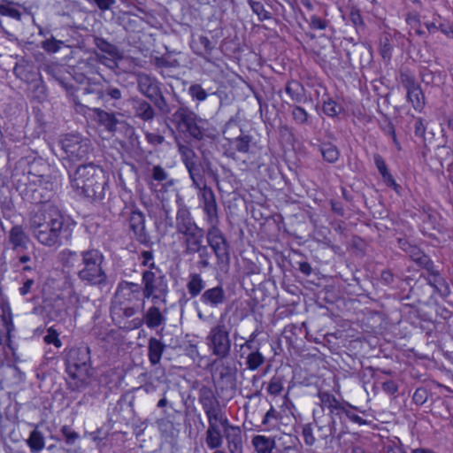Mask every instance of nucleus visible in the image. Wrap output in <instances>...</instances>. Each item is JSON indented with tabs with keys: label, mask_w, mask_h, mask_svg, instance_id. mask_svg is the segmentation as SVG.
Segmentation results:
<instances>
[{
	"label": "nucleus",
	"mask_w": 453,
	"mask_h": 453,
	"mask_svg": "<svg viewBox=\"0 0 453 453\" xmlns=\"http://www.w3.org/2000/svg\"><path fill=\"white\" fill-rule=\"evenodd\" d=\"M318 397L322 410L327 409L329 411L328 417L326 418H334V420H336L337 418H342L347 402L341 403L334 395L321 390H319Z\"/></svg>",
	"instance_id": "20"
},
{
	"label": "nucleus",
	"mask_w": 453,
	"mask_h": 453,
	"mask_svg": "<svg viewBox=\"0 0 453 453\" xmlns=\"http://www.w3.org/2000/svg\"><path fill=\"white\" fill-rule=\"evenodd\" d=\"M82 266L77 273L80 280L87 285L109 288L108 276L103 267L104 256L97 249L91 248L82 250L80 254Z\"/></svg>",
	"instance_id": "5"
},
{
	"label": "nucleus",
	"mask_w": 453,
	"mask_h": 453,
	"mask_svg": "<svg viewBox=\"0 0 453 453\" xmlns=\"http://www.w3.org/2000/svg\"><path fill=\"white\" fill-rule=\"evenodd\" d=\"M97 64V58L90 57L87 59L81 60L78 63V68L83 71L86 74H98L99 67Z\"/></svg>",
	"instance_id": "51"
},
{
	"label": "nucleus",
	"mask_w": 453,
	"mask_h": 453,
	"mask_svg": "<svg viewBox=\"0 0 453 453\" xmlns=\"http://www.w3.org/2000/svg\"><path fill=\"white\" fill-rule=\"evenodd\" d=\"M150 103L155 111L157 110L162 115H169L173 110L164 96L162 89L150 100Z\"/></svg>",
	"instance_id": "40"
},
{
	"label": "nucleus",
	"mask_w": 453,
	"mask_h": 453,
	"mask_svg": "<svg viewBox=\"0 0 453 453\" xmlns=\"http://www.w3.org/2000/svg\"><path fill=\"white\" fill-rule=\"evenodd\" d=\"M137 90L150 101L162 89V83L150 74L138 73L136 74Z\"/></svg>",
	"instance_id": "19"
},
{
	"label": "nucleus",
	"mask_w": 453,
	"mask_h": 453,
	"mask_svg": "<svg viewBox=\"0 0 453 453\" xmlns=\"http://www.w3.org/2000/svg\"><path fill=\"white\" fill-rule=\"evenodd\" d=\"M61 149L70 160H81L90 151V142L78 134H67L59 141Z\"/></svg>",
	"instance_id": "12"
},
{
	"label": "nucleus",
	"mask_w": 453,
	"mask_h": 453,
	"mask_svg": "<svg viewBox=\"0 0 453 453\" xmlns=\"http://www.w3.org/2000/svg\"><path fill=\"white\" fill-rule=\"evenodd\" d=\"M291 115L293 120L297 125H309L310 124V115L308 112L299 105H294L292 107Z\"/></svg>",
	"instance_id": "52"
},
{
	"label": "nucleus",
	"mask_w": 453,
	"mask_h": 453,
	"mask_svg": "<svg viewBox=\"0 0 453 453\" xmlns=\"http://www.w3.org/2000/svg\"><path fill=\"white\" fill-rule=\"evenodd\" d=\"M198 402L202 405L208 420H211V418L222 410L219 399L209 386L203 385L199 388Z\"/></svg>",
	"instance_id": "17"
},
{
	"label": "nucleus",
	"mask_w": 453,
	"mask_h": 453,
	"mask_svg": "<svg viewBox=\"0 0 453 453\" xmlns=\"http://www.w3.org/2000/svg\"><path fill=\"white\" fill-rule=\"evenodd\" d=\"M153 64L157 68H176L180 66L177 59H169L165 56L156 57L153 59Z\"/></svg>",
	"instance_id": "58"
},
{
	"label": "nucleus",
	"mask_w": 453,
	"mask_h": 453,
	"mask_svg": "<svg viewBox=\"0 0 453 453\" xmlns=\"http://www.w3.org/2000/svg\"><path fill=\"white\" fill-rule=\"evenodd\" d=\"M415 263L420 268L426 270L427 273H430L431 272H434V270L436 269V266L434 265V262L431 260L429 256H427L425 253H423V255H421V257H419Z\"/></svg>",
	"instance_id": "62"
},
{
	"label": "nucleus",
	"mask_w": 453,
	"mask_h": 453,
	"mask_svg": "<svg viewBox=\"0 0 453 453\" xmlns=\"http://www.w3.org/2000/svg\"><path fill=\"white\" fill-rule=\"evenodd\" d=\"M380 53L383 59L389 60L392 56V46L388 36L380 40Z\"/></svg>",
	"instance_id": "59"
},
{
	"label": "nucleus",
	"mask_w": 453,
	"mask_h": 453,
	"mask_svg": "<svg viewBox=\"0 0 453 453\" xmlns=\"http://www.w3.org/2000/svg\"><path fill=\"white\" fill-rule=\"evenodd\" d=\"M319 150L324 160L327 163L334 164L338 161L340 151L334 144L331 142H322Z\"/></svg>",
	"instance_id": "41"
},
{
	"label": "nucleus",
	"mask_w": 453,
	"mask_h": 453,
	"mask_svg": "<svg viewBox=\"0 0 453 453\" xmlns=\"http://www.w3.org/2000/svg\"><path fill=\"white\" fill-rule=\"evenodd\" d=\"M189 178L192 180L193 188H199L201 185L206 183L205 176L203 175V165L196 161L186 166Z\"/></svg>",
	"instance_id": "34"
},
{
	"label": "nucleus",
	"mask_w": 453,
	"mask_h": 453,
	"mask_svg": "<svg viewBox=\"0 0 453 453\" xmlns=\"http://www.w3.org/2000/svg\"><path fill=\"white\" fill-rule=\"evenodd\" d=\"M188 93L194 101L203 102L209 94L198 83L191 84L188 89Z\"/></svg>",
	"instance_id": "56"
},
{
	"label": "nucleus",
	"mask_w": 453,
	"mask_h": 453,
	"mask_svg": "<svg viewBox=\"0 0 453 453\" xmlns=\"http://www.w3.org/2000/svg\"><path fill=\"white\" fill-rule=\"evenodd\" d=\"M143 321L149 328L153 329V328L158 327L159 326L163 325L165 321V317L161 312V311L159 310L158 307H157L156 305H153V306L150 307L147 310V311L144 313L143 320L140 319H134L132 321L133 327L134 328L140 327L142 325Z\"/></svg>",
	"instance_id": "22"
},
{
	"label": "nucleus",
	"mask_w": 453,
	"mask_h": 453,
	"mask_svg": "<svg viewBox=\"0 0 453 453\" xmlns=\"http://www.w3.org/2000/svg\"><path fill=\"white\" fill-rule=\"evenodd\" d=\"M65 220L63 213L54 204L41 206L29 218V231L42 246L55 248L62 245L61 234Z\"/></svg>",
	"instance_id": "1"
},
{
	"label": "nucleus",
	"mask_w": 453,
	"mask_h": 453,
	"mask_svg": "<svg viewBox=\"0 0 453 453\" xmlns=\"http://www.w3.org/2000/svg\"><path fill=\"white\" fill-rule=\"evenodd\" d=\"M205 442L210 449H219L223 444V436L219 425L208 420V428L205 433Z\"/></svg>",
	"instance_id": "29"
},
{
	"label": "nucleus",
	"mask_w": 453,
	"mask_h": 453,
	"mask_svg": "<svg viewBox=\"0 0 453 453\" xmlns=\"http://www.w3.org/2000/svg\"><path fill=\"white\" fill-rule=\"evenodd\" d=\"M30 238L23 226L15 225L8 233L5 249L10 248L12 251L19 254L27 250Z\"/></svg>",
	"instance_id": "18"
},
{
	"label": "nucleus",
	"mask_w": 453,
	"mask_h": 453,
	"mask_svg": "<svg viewBox=\"0 0 453 453\" xmlns=\"http://www.w3.org/2000/svg\"><path fill=\"white\" fill-rule=\"evenodd\" d=\"M176 203L178 209L175 217V229L178 234L185 237L203 229L196 224L189 208L184 203L181 197L178 196Z\"/></svg>",
	"instance_id": "13"
},
{
	"label": "nucleus",
	"mask_w": 453,
	"mask_h": 453,
	"mask_svg": "<svg viewBox=\"0 0 453 453\" xmlns=\"http://www.w3.org/2000/svg\"><path fill=\"white\" fill-rule=\"evenodd\" d=\"M285 91L294 103L300 104L304 100V88L299 81H288L286 84Z\"/></svg>",
	"instance_id": "38"
},
{
	"label": "nucleus",
	"mask_w": 453,
	"mask_h": 453,
	"mask_svg": "<svg viewBox=\"0 0 453 453\" xmlns=\"http://www.w3.org/2000/svg\"><path fill=\"white\" fill-rule=\"evenodd\" d=\"M204 237L206 238V231H204L203 228L185 236L183 239L184 255L194 256L195 251L198 250L205 245L203 244Z\"/></svg>",
	"instance_id": "24"
},
{
	"label": "nucleus",
	"mask_w": 453,
	"mask_h": 453,
	"mask_svg": "<svg viewBox=\"0 0 453 453\" xmlns=\"http://www.w3.org/2000/svg\"><path fill=\"white\" fill-rule=\"evenodd\" d=\"M260 345L259 342L246 341L240 346V357L242 358L246 357L247 353H254L256 350H260Z\"/></svg>",
	"instance_id": "61"
},
{
	"label": "nucleus",
	"mask_w": 453,
	"mask_h": 453,
	"mask_svg": "<svg viewBox=\"0 0 453 453\" xmlns=\"http://www.w3.org/2000/svg\"><path fill=\"white\" fill-rule=\"evenodd\" d=\"M195 188L198 191L197 196L202 203V208L205 215V221L208 222L219 219V206L212 188L207 186L206 183Z\"/></svg>",
	"instance_id": "14"
},
{
	"label": "nucleus",
	"mask_w": 453,
	"mask_h": 453,
	"mask_svg": "<svg viewBox=\"0 0 453 453\" xmlns=\"http://www.w3.org/2000/svg\"><path fill=\"white\" fill-rule=\"evenodd\" d=\"M103 84L96 80L87 79V86L83 88L85 95L95 94L98 100L103 98Z\"/></svg>",
	"instance_id": "55"
},
{
	"label": "nucleus",
	"mask_w": 453,
	"mask_h": 453,
	"mask_svg": "<svg viewBox=\"0 0 453 453\" xmlns=\"http://www.w3.org/2000/svg\"><path fill=\"white\" fill-rule=\"evenodd\" d=\"M206 342L211 354L219 359L226 358L230 355L231 340L229 331L223 322L212 326L206 336Z\"/></svg>",
	"instance_id": "11"
},
{
	"label": "nucleus",
	"mask_w": 453,
	"mask_h": 453,
	"mask_svg": "<svg viewBox=\"0 0 453 453\" xmlns=\"http://www.w3.org/2000/svg\"><path fill=\"white\" fill-rule=\"evenodd\" d=\"M177 145L178 151L185 166L198 161L196 154L188 145L181 143H178Z\"/></svg>",
	"instance_id": "49"
},
{
	"label": "nucleus",
	"mask_w": 453,
	"mask_h": 453,
	"mask_svg": "<svg viewBox=\"0 0 453 453\" xmlns=\"http://www.w3.org/2000/svg\"><path fill=\"white\" fill-rule=\"evenodd\" d=\"M151 178L153 180L162 185V189L167 191L168 188L175 184L174 179L171 178L169 173L161 166L155 165L151 169Z\"/></svg>",
	"instance_id": "32"
},
{
	"label": "nucleus",
	"mask_w": 453,
	"mask_h": 453,
	"mask_svg": "<svg viewBox=\"0 0 453 453\" xmlns=\"http://www.w3.org/2000/svg\"><path fill=\"white\" fill-rule=\"evenodd\" d=\"M243 358L246 360L247 368L251 371L258 369L265 362V357L260 350H256L254 353H247Z\"/></svg>",
	"instance_id": "46"
},
{
	"label": "nucleus",
	"mask_w": 453,
	"mask_h": 453,
	"mask_svg": "<svg viewBox=\"0 0 453 453\" xmlns=\"http://www.w3.org/2000/svg\"><path fill=\"white\" fill-rule=\"evenodd\" d=\"M252 446L257 453H273L276 450L275 440L265 435H255L251 440Z\"/></svg>",
	"instance_id": "31"
},
{
	"label": "nucleus",
	"mask_w": 453,
	"mask_h": 453,
	"mask_svg": "<svg viewBox=\"0 0 453 453\" xmlns=\"http://www.w3.org/2000/svg\"><path fill=\"white\" fill-rule=\"evenodd\" d=\"M43 340L47 344H53L57 348L62 346V342L58 338V333L53 327L47 329V334L43 337Z\"/></svg>",
	"instance_id": "63"
},
{
	"label": "nucleus",
	"mask_w": 453,
	"mask_h": 453,
	"mask_svg": "<svg viewBox=\"0 0 453 453\" xmlns=\"http://www.w3.org/2000/svg\"><path fill=\"white\" fill-rule=\"evenodd\" d=\"M428 390L426 388H418L412 396V401L417 405H423L428 399Z\"/></svg>",
	"instance_id": "64"
},
{
	"label": "nucleus",
	"mask_w": 453,
	"mask_h": 453,
	"mask_svg": "<svg viewBox=\"0 0 453 453\" xmlns=\"http://www.w3.org/2000/svg\"><path fill=\"white\" fill-rule=\"evenodd\" d=\"M28 183L21 191L22 199L33 204H53L51 199L55 196L51 176L37 170V165H31L28 172Z\"/></svg>",
	"instance_id": "4"
},
{
	"label": "nucleus",
	"mask_w": 453,
	"mask_h": 453,
	"mask_svg": "<svg viewBox=\"0 0 453 453\" xmlns=\"http://www.w3.org/2000/svg\"><path fill=\"white\" fill-rule=\"evenodd\" d=\"M428 284L442 297H447L450 294V288L446 280L441 276L440 271L436 268L434 272L428 273Z\"/></svg>",
	"instance_id": "27"
},
{
	"label": "nucleus",
	"mask_w": 453,
	"mask_h": 453,
	"mask_svg": "<svg viewBox=\"0 0 453 453\" xmlns=\"http://www.w3.org/2000/svg\"><path fill=\"white\" fill-rule=\"evenodd\" d=\"M67 388L81 392L88 388L92 376L90 349L81 345L69 349L65 355Z\"/></svg>",
	"instance_id": "2"
},
{
	"label": "nucleus",
	"mask_w": 453,
	"mask_h": 453,
	"mask_svg": "<svg viewBox=\"0 0 453 453\" xmlns=\"http://www.w3.org/2000/svg\"><path fill=\"white\" fill-rule=\"evenodd\" d=\"M406 97L416 111H422L425 106V95L419 85L407 90Z\"/></svg>",
	"instance_id": "37"
},
{
	"label": "nucleus",
	"mask_w": 453,
	"mask_h": 453,
	"mask_svg": "<svg viewBox=\"0 0 453 453\" xmlns=\"http://www.w3.org/2000/svg\"><path fill=\"white\" fill-rule=\"evenodd\" d=\"M219 219L206 222V242L215 255L219 267L225 270L230 265V243L219 228Z\"/></svg>",
	"instance_id": "8"
},
{
	"label": "nucleus",
	"mask_w": 453,
	"mask_h": 453,
	"mask_svg": "<svg viewBox=\"0 0 453 453\" xmlns=\"http://www.w3.org/2000/svg\"><path fill=\"white\" fill-rule=\"evenodd\" d=\"M27 443L33 453H39L44 448V437L37 429L30 433Z\"/></svg>",
	"instance_id": "43"
},
{
	"label": "nucleus",
	"mask_w": 453,
	"mask_h": 453,
	"mask_svg": "<svg viewBox=\"0 0 453 453\" xmlns=\"http://www.w3.org/2000/svg\"><path fill=\"white\" fill-rule=\"evenodd\" d=\"M196 49L194 52L202 58H203L206 61H209L208 56L211 54L212 50L214 49V44L205 35H200L196 41L193 42Z\"/></svg>",
	"instance_id": "35"
},
{
	"label": "nucleus",
	"mask_w": 453,
	"mask_h": 453,
	"mask_svg": "<svg viewBox=\"0 0 453 453\" xmlns=\"http://www.w3.org/2000/svg\"><path fill=\"white\" fill-rule=\"evenodd\" d=\"M123 97V93L120 88L114 87L109 83L103 86V98H101L102 102H109L110 100H113L115 102L121 100Z\"/></svg>",
	"instance_id": "45"
},
{
	"label": "nucleus",
	"mask_w": 453,
	"mask_h": 453,
	"mask_svg": "<svg viewBox=\"0 0 453 453\" xmlns=\"http://www.w3.org/2000/svg\"><path fill=\"white\" fill-rule=\"evenodd\" d=\"M94 44L101 51L107 53L111 57L115 59H121L123 58L122 53L120 52L118 46L111 43L106 39L100 36H94Z\"/></svg>",
	"instance_id": "33"
},
{
	"label": "nucleus",
	"mask_w": 453,
	"mask_h": 453,
	"mask_svg": "<svg viewBox=\"0 0 453 453\" xmlns=\"http://www.w3.org/2000/svg\"><path fill=\"white\" fill-rule=\"evenodd\" d=\"M316 431L311 424H305L302 429L304 443L308 446L315 445L317 441H325L326 444L333 442L334 439L340 441L343 432L337 433L336 420L334 418L315 419Z\"/></svg>",
	"instance_id": "9"
},
{
	"label": "nucleus",
	"mask_w": 453,
	"mask_h": 453,
	"mask_svg": "<svg viewBox=\"0 0 453 453\" xmlns=\"http://www.w3.org/2000/svg\"><path fill=\"white\" fill-rule=\"evenodd\" d=\"M0 210L5 219H10L15 213L13 200L9 192L6 194L3 188H0Z\"/></svg>",
	"instance_id": "36"
},
{
	"label": "nucleus",
	"mask_w": 453,
	"mask_h": 453,
	"mask_svg": "<svg viewBox=\"0 0 453 453\" xmlns=\"http://www.w3.org/2000/svg\"><path fill=\"white\" fill-rule=\"evenodd\" d=\"M206 282L203 280L200 273H192L188 277L186 288L190 298H195L202 295L205 290Z\"/></svg>",
	"instance_id": "30"
},
{
	"label": "nucleus",
	"mask_w": 453,
	"mask_h": 453,
	"mask_svg": "<svg viewBox=\"0 0 453 453\" xmlns=\"http://www.w3.org/2000/svg\"><path fill=\"white\" fill-rule=\"evenodd\" d=\"M92 111L100 126H103L108 132H116L119 120L115 112H109L100 108H94Z\"/></svg>",
	"instance_id": "26"
},
{
	"label": "nucleus",
	"mask_w": 453,
	"mask_h": 453,
	"mask_svg": "<svg viewBox=\"0 0 453 453\" xmlns=\"http://www.w3.org/2000/svg\"><path fill=\"white\" fill-rule=\"evenodd\" d=\"M224 436L227 442L230 453H241L242 450V430L239 426H228L226 427Z\"/></svg>",
	"instance_id": "25"
},
{
	"label": "nucleus",
	"mask_w": 453,
	"mask_h": 453,
	"mask_svg": "<svg viewBox=\"0 0 453 453\" xmlns=\"http://www.w3.org/2000/svg\"><path fill=\"white\" fill-rule=\"evenodd\" d=\"M142 285L143 298H151L154 304H166L169 293L168 280L160 268L155 271L144 270L142 273Z\"/></svg>",
	"instance_id": "7"
},
{
	"label": "nucleus",
	"mask_w": 453,
	"mask_h": 453,
	"mask_svg": "<svg viewBox=\"0 0 453 453\" xmlns=\"http://www.w3.org/2000/svg\"><path fill=\"white\" fill-rule=\"evenodd\" d=\"M322 111L326 116L335 118L343 111V108L331 97H327L323 102Z\"/></svg>",
	"instance_id": "50"
},
{
	"label": "nucleus",
	"mask_w": 453,
	"mask_h": 453,
	"mask_svg": "<svg viewBox=\"0 0 453 453\" xmlns=\"http://www.w3.org/2000/svg\"><path fill=\"white\" fill-rule=\"evenodd\" d=\"M120 293L124 296H133L134 299L138 300L142 293V287L138 283L122 280L117 287V294Z\"/></svg>",
	"instance_id": "39"
},
{
	"label": "nucleus",
	"mask_w": 453,
	"mask_h": 453,
	"mask_svg": "<svg viewBox=\"0 0 453 453\" xmlns=\"http://www.w3.org/2000/svg\"><path fill=\"white\" fill-rule=\"evenodd\" d=\"M129 228L133 231L136 241L147 247L152 244L150 234L145 227V215L137 208L131 211L129 216Z\"/></svg>",
	"instance_id": "16"
},
{
	"label": "nucleus",
	"mask_w": 453,
	"mask_h": 453,
	"mask_svg": "<svg viewBox=\"0 0 453 453\" xmlns=\"http://www.w3.org/2000/svg\"><path fill=\"white\" fill-rule=\"evenodd\" d=\"M248 4L251 8L253 13L257 16L259 21L271 19L273 18L272 13L265 10L263 3L256 0H247Z\"/></svg>",
	"instance_id": "47"
},
{
	"label": "nucleus",
	"mask_w": 453,
	"mask_h": 453,
	"mask_svg": "<svg viewBox=\"0 0 453 453\" xmlns=\"http://www.w3.org/2000/svg\"><path fill=\"white\" fill-rule=\"evenodd\" d=\"M65 42L61 40H57L53 35L45 39L41 42V47L50 54L57 53L62 48Z\"/></svg>",
	"instance_id": "53"
},
{
	"label": "nucleus",
	"mask_w": 453,
	"mask_h": 453,
	"mask_svg": "<svg viewBox=\"0 0 453 453\" xmlns=\"http://www.w3.org/2000/svg\"><path fill=\"white\" fill-rule=\"evenodd\" d=\"M79 256L76 251H73L69 249L63 250L59 253V260L63 266L67 268H73L79 262Z\"/></svg>",
	"instance_id": "48"
},
{
	"label": "nucleus",
	"mask_w": 453,
	"mask_h": 453,
	"mask_svg": "<svg viewBox=\"0 0 453 453\" xmlns=\"http://www.w3.org/2000/svg\"><path fill=\"white\" fill-rule=\"evenodd\" d=\"M218 374L217 385L221 391L225 388H234L235 371L229 365L221 364L216 367Z\"/></svg>",
	"instance_id": "23"
},
{
	"label": "nucleus",
	"mask_w": 453,
	"mask_h": 453,
	"mask_svg": "<svg viewBox=\"0 0 453 453\" xmlns=\"http://www.w3.org/2000/svg\"><path fill=\"white\" fill-rule=\"evenodd\" d=\"M223 134L228 141L229 149L226 154L229 157L234 158L235 152H250L253 138L249 134H243L235 120L231 119L226 123Z\"/></svg>",
	"instance_id": "10"
},
{
	"label": "nucleus",
	"mask_w": 453,
	"mask_h": 453,
	"mask_svg": "<svg viewBox=\"0 0 453 453\" xmlns=\"http://www.w3.org/2000/svg\"><path fill=\"white\" fill-rule=\"evenodd\" d=\"M201 305L209 310H218L227 303V294L223 285L209 288L199 297Z\"/></svg>",
	"instance_id": "15"
},
{
	"label": "nucleus",
	"mask_w": 453,
	"mask_h": 453,
	"mask_svg": "<svg viewBox=\"0 0 453 453\" xmlns=\"http://www.w3.org/2000/svg\"><path fill=\"white\" fill-rule=\"evenodd\" d=\"M72 188L92 200H101L104 197V188L107 185L104 170L89 163L80 165L71 175Z\"/></svg>",
	"instance_id": "3"
},
{
	"label": "nucleus",
	"mask_w": 453,
	"mask_h": 453,
	"mask_svg": "<svg viewBox=\"0 0 453 453\" xmlns=\"http://www.w3.org/2000/svg\"><path fill=\"white\" fill-rule=\"evenodd\" d=\"M60 432L65 442L69 445L73 444L80 437L79 434L73 430L69 426H63Z\"/></svg>",
	"instance_id": "60"
},
{
	"label": "nucleus",
	"mask_w": 453,
	"mask_h": 453,
	"mask_svg": "<svg viewBox=\"0 0 453 453\" xmlns=\"http://www.w3.org/2000/svg\"><path fill=\"white\" fill-rule=\"evenodd\" d=\"M166 346L161 340L150 337L148 341V358L151 365L155 366L161 361Z\"/></svg>",
	"instance_id": "28"
},
{
	"label": "nucleus",
	"mask_w": 453,
	"mask_h": 453,
	"mask_svg": "<svg viewBox=\"0 0 453 453\" xmlns=\"http://www.w3.org/2000/svg\"><path fill=\"white\" fill-rule=\"evenodd\" d=\"M283 390V378L279 375H274L269 381L267 392L271 395L277 396Z\"/></svg>",
	"instance_id": "57"
},
{
	"label": "nucleus",
	"mask_w": 453,
	"mask_h": 453,
	"mask_svg": "<svg viewBox=\"0 0 453 453\" xmlns=\"http://www.w3.org/2000/svg\"><path fill=\"white\" fill-rule=\"evenodd\" d=\"M197 255L198 260L196 262V267L199 270H204L211 266V259L212 257L213 252L210 250L209 246L206 244L203 248L195 251V255Z\"/></svg>",
	"instance_id": "42"
},
{
	"label": "nucleus",
	"mask_w": 453,
	"mask_h": 453,
	"mask_svg": "<svg viewBox=\"0 0 453 453\" xmlns=\"http://www.w3.org/2000/svg\"><path fill=\"white\" fill-rule=\"evenodd\" d=\"M399 79L406 91L418 86L416 82L414 74L409 69H402L400 71Z\"/></svg>",
	"instance_id": "54"
},
{
	"label": "nucleus",
	"mask_w": 453,
	"mask_h": 453,
	"mask_svg": "<svg viewBox=\"0 0 453 453\" xmlns=\"http://www.w3.org/2000/svg\"><path fill=\"white\" fill-rule=\"evenodd\" d=\"M180 103L178 109L170 117L171 123L177 132L185 138L200 142L206 136L208 121L201 118L193 110Z\"/></svg>",
	"instance_id": "6"
},
{
	"label": "nucleus",
	"mask_w": 453,
	"mask_h": 453,
	"mask_svg": "<svg viewBox=\"0 0 453 453\" xmlns=\"http://www.w3.org/2000/svg\"><path fill=\"white\" fill-rule=\"evenodd\" d=\"M136 312H137V310L134 307H121V306H115L111 311L112 319L119 325L122 323L123 319H129V318L133 317L134 315H135Z\"/></svg>",
	"instance_id": "44"
},
{
	"label": "nucleus",
	"mask_w": 453,
	"mask_h": 453,
	"mask_svg": "<svg viewBox=\"0 0 453 453\" xmlns=\"http://www.w3.org/2000/svg\"><path fill=\"white\" fill-rule=\"evenodd\" d=\"M131 109L134 118H137L143 122H151L156 117V111L151 104L150 101L134 96L130 99Z\"/></svg>",
	"instance_id": "21"
}]
</instances>
